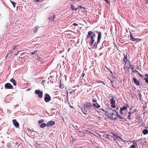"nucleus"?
Returning a JSON list of instances; mask_svg holds the SVG:
<instances>
[{"mask_svg": "<svg viewBox=\"0 0 148 148\" xmlns=\"http://www.w3.org/2000/svg\"><path fill=\"white\" fill-rule=\"evenodd\" d=\"M108 116L112 120L116 119H117V115L118 112L115 110H113L110 108L107 112Z\"/></svg>", "mask_w": 148, "mask_h": 148, "instance_id": "obj_1", "label": "nucleus"}, {"mask_svg": "<svg viewBox=\"0 0 148 148\" xmlns=\"http://www.w3.org/2000/svg\"><path fill=\"white\" fill-rule=\"evenodd\" d=\"M86 36L87 38H90V44L91 46H92L95 42V38L96 37L95 32H92L91 31H89Z\"/></svg>", "mask_w": 148, "mask_h": 148, "instance_id": "obj_2", "label": "nucleus"}, {"mask_svg": "<svg viewBox=\"0 0 148 148\" xmlns=\"http://www.w3.org/2000/svg\"><path fill=\"white\" fill-rule=\"evenodd\" d=\"M92 106L90 103H88L84 105L83 108H82L83 112L85 114H88L87 112L92 108Z\"/></svg>", "mask_w": 148, "mask_h": 148, "instance_id": "obj_3", "label": "nucleus"}, {"mask_svg": "<svg viewBox=\"0 0 148 148\" xmlns=\"http://www.w3.org/2000/svg\"><path fill=\"white\" fill-rule=\"evenodd\" d=\"M130 40L133 41H136V43L139 42L141 40V39L139 38H134L133 37L132 34L131 33H130Z\"/></svg>", "mask_w": 148, "mask_h": 148, "instance_id": "obj_4", "label": "nucleus"}, {"mask_svg": "<svg viewBox=\"0 0 148 148\" xmlns=\"http://www.w3.org/2000/svg\"><path fill=\"white\" fill-rule=\"evenodd\" d=\"M35 93L39 97L41 98L43 97V92L40 90H36L35 91Z\"/></svg>", "mask_w": 148, "mask_h": 148, "instance_id": "obj_5", "label": "nucleus"}, {"mask_svg": "<svg viewBox=\"0 0 148 148\" xmlns=\"http://www.w3.org/2000/svg\"><path fill=\"white\" fill-rule=\"evenodd\" d=\"M112 98L110 100V103L112 105L111 106L113 108H114L115 107V103L116 101L113 98V97L112 96Z\"/></svg>", "mask_w": 148, "mask_h": 148, "instance_id": "obj_6", "label": "nucleus"}, {"mask_svg": "<svg viewBox=\"0 0 148 148\" xmlns=\"http://www.w3.org/2000/svg\"><path fill=\"white\" fill-rule=\"evenodd\" d=\"M4 87L5 89H13V86L9 83L5 84Z\"/></svg>", "mask_w": 148, "mask_h": 148, "instance_id": "obj_7", "label": "nucleus"}, {"mask_svg": "<svg viewBox=\"0 0 148 148\" xmlns=\"http://www.w3.org/2000/svg\"><path fill=\"white\" fill-rule=\"evenodd\" d=\"M44 100L45 101L47 102H49L51 100V97L48 94H46L45 95Z\"/></svg>", "mask_w": 148, "mask_h": 148, "instance_id": "obj_8", "label": "nucleus"}, {"mask_svg": "<svg viewBox=\"0 0 148 148\" xmlns=\"http://www.w3.org/2000/svg\"><path fill=\"white\" fill-rule=\"evenodd\" d=\"M55 123L54 121H49L47 124V126L48 127H49L52 126L53 125H55Z\"/></svg>", "mask_w": 148, "mask_h": 148, "instance_id": "obj_9", "label": "nucleus"}, {"mask_svg": "<svg viewBox=\"0 0 148 148\" xmlns=\"http://www.w3.org/2000/svg\"><path fill=\"white\" fill-rule=\"evenodd\" d=\"M13 125L16 128H18L19 127V124L16 120L14 119L12 121Z\"/></svg>", "mask_w": 148, "mask_h": 148, "instance_id": "obj_10", "label": "nucleus"}, {"mask_svg": "<svg viewBox=\"0 0 148 148\" xmlns=\"http://www.w3.org/2000/svg\"><path fill=\"white\" fill-rule=\"evenodd\" d=\"M35 60H38V61H39L41 63V64H42L43 63V62H44V61H43L42 59H41V58L38 55H37V58H35Z\"/></svg>", "mask_w": 148, "mask_h": 148, "instance_id": "obj_11", "label": "nucleus"}, {"mask_svg": "<svg viewBox=\"0 0 148 148\" xmlns=\"http://www.w3.org/2000/svg\"><path fill=\"white\" fill-rule=\"evenodd\" d=\"M96 32L98 33L97 40L99 41H100L101 37V32H98V31H96Z\"/></svg>", "mask_w": 148, "mask_h": 148, "instance_id": "obj_12", "label": "nucleus"}, {"mask_svg": "<svg viewBox=\"0 0 148 148\" xmlns=\"http://www.w3.org/2000/svg\"><path fill=\"white\" fill-rule=\"evenodd\" d=\"M124 55V58L123 59V61L125 62V64H126L127 63H128V62L130 63V61L127 60V56L125 55Z\"/></svg>", "mask_w": 148, "mask_h": 148, "instance_id": "obj_13", "label": "nucleus"}, {"mask_svg": "<svg viewBox=\"0 0 148 148\" xmlns=\"http://www.w3.org/2000/svg\"><path fill=\"white\" fill-rule=\"evenodd\" d=\"M79 136L81 137H84L85 134L84 132L83 131H79L78 133Z\"/></svg>", "mask_w": 148, "mask_h": 148, "instance_id": "obj_14", "label": "nucleus"}, {"mask_svg": "<svg viewBox=\"0 0 148 148\" xmlns=\"http://www.w3.org/2000/svg\"><path fill=\"white\" fill-rule=\"evenodd\" d=\"M100 41H98L97 40V41L94 44V45L93 46V48L96 49L97 48V44H98Z\"/></svg>", "mask_w": 148, "mask_h": 148, "instance_id": "obj_15", "label": "nucleus"}, {"mask_svg": "<svg viewBox=\"0 0 148 148\" xmlns=\"http://www.w3.org/2000/svg\"><path fill=\"white\" fill-rule=\"evenodd\" d=\"M133 79L134 81V83L137 85H139L140 84L139 81L138 80H137L135 77H133Z\"/></svg>", "mask_w": 148, "mask_h": 148, "instance_id": "obj_16", "label": "nucleus"}, {"mask_svg": "<svg viewBox=\"0 0 148 148\" xmlns=\"http://www.w3.org/2000/svg\"><path fill=\"white\" fill-rule=\"evenodd\" d=\"M39 27L38 26H36L33 29L34 32L36 33L37 32L38 29L39 28Z\"/></svg>", "mask_w": 148, "mask_h": 148, "instance_id": "obj_17", "label": "nucleus"}, {"mask_svg": "<svg viewBox=\"0 0 148 148\" xmlns=\"http://www.w3.org/2000/svg\"><path fill=\"white\" fill-rule=\"evenodd\" d=\"M114 139H117L119 140L122 141L123 139L121 137L119 136H118L117 135H116L115 138H114Z\"/></svg>", "mask_w": 148, "mask_h": 148, "instance_id": "obj_18", "label": "nucleus"}, {"mask_svg": "<svg viewBox=\"0 0 148 148\" xmlns=\"http://www.w3.org/2000/svg\"><path fill=\"white\" fill-rule=\"evenodd\" d=\"M10 81L13 84V85L16 86V81L13 78L10 80Z\"/></svg>", "mask_w": 148, "mask_h": 148, "instance_id": "obj_19", "label": "nucleus"}, {"mask_svg": "<svg viewBox=\"0 0 148 148\" xmlns=\"http://www.w3.org/2000/svg\"><path fill=\"white\" fill-rule=\"evenodd\" d=\"M92 106L94 107L97 108H99L100 107V105L97 103H93Z\"/></svg>", "mask_w": 148, "mask_h": 148, "instance_id": "obj_20", "label": "nucleus"}, {"mask_svg": "<svg viewBox=\"0 0 148 148\" xmlns=\"http://www.w3.org/2000/svg\"><path fill=\"white\" fill-rule=\"evenodd\" d=\"M92 89V86H88L87 88H86V89L87 90V91L88 92L90 90H91Z\"/></svg>", "mask_w": 148, "mask_h": 148, "instance_id": "obj_21", "label": "nucleus"}, {"mask_svg": "<svg viewBox=\"0 0 148 148\" xmlns=\"http://www.w3.org/2000/svg\"><path fill=\"white\" fill-rule=\"evenodd\" d=\"M116 134H108L107 135V137H108V138H109L110 136L113 137L114 138H115V135Z\"/></svg>", "mask_w": 148, "mask_h": 148, "instance_id": "obj_22", "label": "nucleus"}, {"mask_svg": "<svg viewBox=\"0 0 148 148\" xmlns=\"http://www.w3.org/2000/svg\"><path fill=\"white\" fill-rule=\"evenodd\" d=\"M46 126H47V124L44 123H42L41 125H40V127L42 128H44Z\"/></svg>", "mask_w": 148, "mask_h": 148, "instance_id": "obj_23", "label": "nucleus"}, {"mask_svg": "<svg viewBox=\"0 0 148 148\" xmlns=\"http://www.w3.org/2000/svg\"><path fill=\"white\" fill-rule=\"evenodd\" d=\"M143 133L144 135H146L148 133V130L147 129H145L143 131Z\"/></svg>", "mask_w": 148, "mask_h": 148, "instance_id": "obj_24", "label": "nucleus"}, {"mask_svg": "<svg viewBox=\"0 0 148 148\" xmlns=\"http://www.w3.org/2000/svg\"><path fill=\"white\" fill-rule=\"evenodd\" d=\"M128 105H125V106H124L123 107L121 108H120L121 109L123 110H127V108Z\"/></svg>", "mask_w": 148, "mask_h": 148, "instance_id": "obj_25", "label": "nucleus"}, {"mask_svg": "<svg viewBox=\"0 0 148 148\" xmlns=\"http://www.w3.org/2000/svg\"><path fill=\"white\" fill-rule=\"evenodd\" d=\"M56 16L55 15H53V16L49 17V19L50 20H51L52 21H53L54 19L55 18Z\"/></svg>", "mask_w": 148, "mask_h": 148, "instance_id": "obj_26", "label": "nucleus"}, {"mask_svg": "<svg viewBox=\"0 0 148 148\" xmlns=\"http://www.w3.org/2000/svg\"><path fill=\"white\" fill-rule=\"evenodd\" d=\"M105 67H106V68L107 69H108V71H109L110 72V73L111 74V75H113L112 72L111 71V70H110V69H108V68L107 67V66H106V65H105Z\"/></svg>", "mask_w": 148, "mask_h": 148, "instance_id": "obj_27", "label": "nucleus"}, {"mask_svg": "<svg viewBox=\"0 0 148 148\" xmlns=\"http://www.w3.org/2000/svg\"><path fill=\"white\" fill-rule=\"evenodd\" d=\"M71 9L73 10H76L77 9V8H75V7H74V6L72 5H71Z\"/></svg>", "mask_w": 148, "mask_h": 148, "instance_id": "obj_28", "label": "nucleus"}, {"mask_svg": "<svg viewBox=\"0 0 148 148\" xmlns=\"http://www.w3.org/2000/svg\"><path fill=\"white\" fill-rule=\"evenodd\" d=\"M10 2L11 3H12V4L13 6L14 7V8H15L16 4V3H15L14 2L12 1H10Z\"/></svg>", "mask_w": 148, "mask_h": 148, "instance_id": "obj_29", "label": "nucleus"}, {"mask_svg": "<svg viewBox=\"0 0 148 148\" xmlns=\"http://www.w3.org/2000/svg\"><path fill=\"white\" fill-rule=\"evenodd\" d=\"M44 121V119H41L38 121V123L39 124H41Z\"/></svg>", "mask_w": 148, "mask_h": 148, "instance_id": "obj_30", "label": "nucleus"}, {"mask_svg": "<svg viewBox=\"0 0 148 148\" xmlns=\"http://www.w3.org/2000/svg\"><path fill=\"white\" fill-rule=\"evenodd\" d=\"M37 50L35 51H34V52L31 53V55H33L35 54H37Z\"/></svg>", "mask_w": 148, "mask_h": 148, "instance_id": "obj_31", "label": "nucleus"}, {"mask_svg": "<svg viewBox=\"0 0 148 148\" xmlns=\"http://www.w3.org/2000/svg\"><path fill=\"white\" fill-rule=\"evenodd\" d=\"M118 117L119 119H124V118L122 116H121L120 115H119L118 114L117 115V118Z\"/></svg>", "mask_w": 148, "mask_h": 148, "instance_id": "obj_32", "label": "nucleus"}, {"mask_svg": "<svg viewBox=\"0 0 148 148\" xmlns=\"http://www.w3.org/2000/svg\"><path fill=\"white\" fill-rule=\"evenodd\" d=\"M134 144V143H133V144L131 145V147H130L129 148H136L135 145Z\"/></svg>", "mask_w": 148, "mask_h": 148, "instance_id": "obj_33", "label": "nucleus"}, {"mask_svg": "<svg viewBox=\"0 0 148 148\" xmlns=\"http://www.w3.org/2000/svg\"><path fill=\"white\" fill-rule=\"evenodd\" d=\"M144 79L145 80L146 82L148 83V77H145L144 78Z\"/></svg>", "mask_w": 148, "mask_h": 148, "instance_id": "obj_34", "label": "nucleus"}, {"mask_svg": "<svg viewBox=\"0 0 148 148\" xmlns=\"http://www.w3.org/2000/svg\"><path fill=\"white\" fill-rule=\"evenodd\" d=\"M129 114L127 118L130 119H131L130 116H131V113L130 112H129Z\"/></svg>", "mask_w": 148, "mask_h": 148, "instance_id": "obj_35", "label": "nucleus"}, {"mask_svg": "<svg viewBox=\"0 0 148 148\" xmlns=\"http://www.w3.org/2000/svg\"><path fill=\"white\" fill-rule=\"evenodd\" d=\"M124 69L125 70V69H126L127 70H128L129 69H130V68L129 67H128L127 66H126L125 67V66L124 67Z\"/></svg>", "mask_w": 148, "mask_h": 148, "instance_id": "obj_36", "label": "nucleus"}, {"mask_svg": "<svg viewBox=\"0 0 148 148\" xmlns=\"http://www.w3.org/2000/svg\"><path fill=\"white\" fill-rule=\"evenodd\" d=\"M92 101L93 102H96L97 103V100L96 99H92Z\"/></svg>", "mask_w": 148, "mask_h": 148, "instance_id": "obj_37", "label": "nucleus"}, {"mask_svg": "<svg viewBox=\"0 0 148 148\" xmlns=\"http://www.w3.org/2000/svg\"><path fill=\"white\" fill-rule=\"evenodd\" d=\"M132 72H135L136 73H138V72L137 70H134V71H133Z\"/></svg>", "mask_w": 148, "mask_h": 148, "instance_id": "obj_38", "label": "nucleus"}, {"mask_svg": "<svg viewBox=\"0 0 148 148\" xmlns=\"http://www.w3.org/2000/svg\"><path fill=\"white\" fill-rule=\"evenodd\" d=\"M72 25H74V26H77L78 25V24H77L76 23H73V24Z\"/></svg>", "mask_w": 148, "mask_h": 148, "instance_id": "obj_39", "label": "nucleus"}, {"mask_svg": "<svg viewBox=\"0 0 148 148\" xmlns=\"http://www.w3.org/2000/svg\"><path fill=\"white\" fill-rule=\"evenodd\" d=\"M123 110L120 108V112L121 114H123Z\"/></svg>", "mask_w": 148, "mask_h": 148, "instance_id": "obj_40", "label": "nucleus"}, {"mask_svg": "<svg viewBox=\"0 0 148 148\" xmlns=\"http://www.w3.org/2000/svg\"><path fill=\"white\" fill-rule=\"evenodd\" d=\"M78 8H84H84L81 5H79L78 6Z\"/></svg>", "mask_w": 148, "mask_h": 148, "instance_id": "obj_41", "label": "nucleus"}, {"mask_svg": "<svg viewBox=\"0 0 148 148\" xmlns=\"http://www.w3.org/2000/svg\"><path fill=\"white\" fill-rule=\"evenodd\" d=\"M101 110L102 111H103V112H106V113H107V111H106V110H105L103 109H101Z\"/></svg>", "mask_w": 148, "mask_h": 148, "instance_id": "obj_42", "label": "nucleus"}, {"mask_svg": "<svg viewBox=\"0 0 148 148\" xmlns=\"http://www.w3.org/2000/svg\"><path fill=\"white\" fill-rule=\"evenodd\" d=\"M131 70H132V72H133V71L134 70V68L133 67V66H132V67H131Z\"/></svg>", "mask_w": 148, "mask_h": 148, "instance_id": "obj_43", "label": "nucleus"}, {"mask_svg": "<svg viewBox=\"0 0 148 148\" xmlns=\"http://www.w3.org/2000/svg\"><path fill=\"white\" fill-rule=\"evenodd\" d=\"M17 46V45H14L13 46V49H15V48H16V47Z\"/></svg>", "mask_w": 148, "mask_h": 148, "instance_id": "obj_44", "label": "nucleus"}, {"mask_svg": "<svg viewBox=\"0 0 148 148\" xmlns=\"http://www.w3.org/2000/svg\"><path fill=\"white\" fill-rule=\"evenodd\" d=\"M42 0H35L36 2H38L40 1H42Z\"/></svg>", "mask_w": 148, "mask_h": 148, "instance_id": "obj_45", "label": "nucleus"}, {"mask_svg": "<svg viewBox=\"0 0 148 148\" xmlns=\"http://www.w3.org/2000/svg\"><path fill=\"white\" fill-rule=\"evenodd\" d=\"M133 65H132V64H130L129 66V67L130 68H131L132 66Z\"/></svg>", "mask_w": 148, "mask_h": 148, "instance_id": "obj_46", "label": "nucleus"}, {"mask_svg": "<svg viewBox=\"0 0 148 148\" xmlns=\"http://www.w3.org/2000/svg\"><path fill=\"white\" fill-rule=\"evenodd\" d=\"M19 52H20V51H18V52L17 53H16L15 54V56H17V55H18V53H19Z\"/></svg>", "mask_w": 148, "mask_h": 148, "instance_id": "obj_47", "label": "nucleus"}, {"mask_svg": "<svg viewBox=\"0 0 148 148\" xmlns=\"http://www.w3.org/2000/svg\"><path fill=\"white\" fill-rule=\"evenodd\" d=\"M100 83H102L103 85H105V83L104 82H103L102 81L101 82H100Z\"/></svg>", "mask_w": 148, "mask_h": 148, "instance_id": "obj_48", "label": "nucleus"}, {"mask_svg": "<svg viewBox=\"0 0 148 148\" xmlns=\"http://www.w3.org/2000/svg\"><path fill=\"white\" fill-rule=\"evenodd\" d=\"M138 74L139 75V76H141V77H142V76L141 75L139 72H138Z\"/></svg>", "mask_w": 148, "mask_h": 148, "instance_id": "obj_49", "label": "nucleus"}, {"mask_svg": "<svg viewBox=\"0 0 148 148\" xmlns=\"http://www.w3.org/2000/svg\"><path fill=\"white\" fill-rule=\"evenodd\" d=\"M138 74L139 75V76H141V77H142V76L141 75L139 72H138Z\"/></svg>", "mask_w": 148, "mask_h": 148, "instance_id": "obj_50", "label": "nucleus"}, {"mask_svg": "<svg viewBox=\"0 0 148 148\" xmlns=\"http://www.w3.org/2000/svg\"><path fill=\"white\" fill-rule=\"evenodd\" d=\"M104 1L107 3H108V0H104Z\"/></svg>", "mask_w": 148, "mask_h": 148, "instance_id": "obj_51", "label": "nucleus"}, {"mask_svg": "<svg viewBox=\"0 0 148 148\" xmlns=\"http://www.w3.org/2000/svg\"><path fill=\"white\" fill-rule=\"evenodd\" d=\"M145 76L146 77H148V74H145Z\"/></svg>", "mask_w": 148, "mask_h": 148, "instance_id": "obj_52", "label": "nucleus"}, {"mask_svg": "<svg viewBox=\"0 0 148 148\" xmlns=\"http://www.w3.org/2000/svg\"><path fill=\"white\" fill-rule=\"evenodd\" d=\"M9 53H8L6 56V57H7L8 56V55H9Z\"/></svg>", "mask_w": 148, "mask_h": 148, "instance_id": "obj_53", "label": "nucleus"}, {"mask_svg": "<svg viewBox=\"0 0 148 148\" xmlns=\"http://www.w3.org/2000/svg\"><path fill=\"white\" fill-rule=\"evenodd\" d=\"M57 148H58V147H57ZM59 148H63L62 147H60Z\"/></svg>", "mask_w": 148, "mask_h": 148, "instance_id": "obj_54", "label": "nucleus"}, {"mask_svg": "<svg viewBox=\"0 0 148 148\" xmlns=\"http://www.w3.org/2000/svg\"><path fill=\"white\" fill-rule=\"evenodd\" d=\"M136 69H138V67H137Z\"/></svg>", "mask_w": 148, "mask_h": 148, "instance_id": "obj_55", "label": "nucleus"}, {"mask_svg": "<svg viewBox=\"0 0 148 148\" xmlns=\"http://www.w3.org/2000/svg\"><path fill=\"white\" fill-rule=\"evenodd\" d=\"M97 83H99V82H98V81H97Z\"/></svg>", "mask_w": 148, "mask_h": 148, "instance_id": "obj_56", "label": "nucleus"}, {"mask_svg": "<svg viewBox=\"0 0 148 148\" xmlns=\"http://www.w3.org/2000/svg\"><path fill=\"white\" fill-rule=\"evenodd\" d=\"M99 135L100 136V137L101 136V135Z\"/></svg>", "mask_w": 148, "mask_h": 148, "instance_id": "obj_57", "label": "nucleus"}, {"mask_svg": "<svg viewBox=\"0 0 148 148\" xmlns=\"http://www.w3.org/2000/svg\"><path fill=\"white\" fill-rule=\"evenodd\" d=\"M68 49V51H69V49Z\"/></svg>", "mask_w": 148, "mask_h": 148, "instance_id": "obj_58", "label": "nucleus"}]
</instances>
